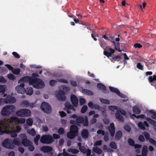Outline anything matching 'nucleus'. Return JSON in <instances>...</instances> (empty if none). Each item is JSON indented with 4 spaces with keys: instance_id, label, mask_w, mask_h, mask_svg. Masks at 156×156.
<instances>
[{
    "instance_id": "obj_1",
    "label": "nucleus",
    "mask_w": 156,
    "mask_h": 156,
    "mask_svg": "<svg viewBox=\"0 0 156 156\" xmlns=\"http://www.w3.org/2000/svg\"><path fill=\"white\" fill-rule=\"evenodd\" d=\"M4 123V126L7 134H10L12 137H15L19 133L21 128L18 125H15V123H10L9 122V119L2 120Z\"/></svg>"
},
{
    "instance_id": "obj_2",
    "label": "nucleus",
    "mask_w": 156,
    "mask_h": 156,
    "mask_svg": "<svg viewBox=\"0 0 156 156\" xmlns=\"http://www.w3.org/2000/svg\"><path fill=\"white\" fill-rule=\"evenodd\" d=\"M29 79H30V77L26 76L19 80L18 83L19 84L15 87V90L18 93L23 94L25 93V89L24 87V83L28 81Z\"/></svg>"
},
{
    "instance_id": "obj_3",
    "label": "nucleus",
    "mask_w": 156,
    "mask_h": 156,
    "mask_svg": "<svg viewBox=\"0 0 156 156\" xmlns=\"http://www.w3.org/2000/svg\"><path fill=\"white\" fill-rule=\"evenodd\" d=\"M59 89V90L55 92V96L58 99L62 101H64L66 98L65 94L69 90V89L63 86L60 87Z\"/></svg>"
},
{
    "instance_id": "obj_4",
    "label": "nucleus",
    "mask_w": 156,
    "mask_h": 156,
    "mask_svg": "<svg viewBox=\"0 0 156 156\" xmlns=\"http://www.w3.org/2000/svg\"><path fill=\"white\" fill-rule=\"evenodd\" d=\"M28 81L30 85L36 88L40 89L44 87V82L40 79H34L30 77Z\"/></svg>"
},
{
    "instance_id": "obj_5",
    "label": "nucleus",
    "mask_w": 156,
    "mask_h": 156,
    "mask_svg": "<svg viewBox=\"0 0 156 156\" xmlns=\"http://www.w3.org/2000/svg\"><path fill=\"white\" fill-rule=\"evenodd\" d=\"M108 108L112 111H114L115 110H117V112L115 113L116 118L119 120V121L123 122L124 119L122 116L119 113H121L123 115H125L126 114V112L120 108L117 109V108L115 106H109L108 107Z\"/></svg>"
},
{
    "instance_id": "obj_6",
    "label": "nucleus",
    "mask_w": 156,
    "mask_h": 156,
    "mask_svg": "<svg viewBox=\"0 0 156 156\" xmlns=\"http://www.w3.org/2000/svg\"><path fill=\"white\" fill-rule=\"evenodd\" d=\"M22 139V144L24 146L28 147V150L32 151L34 150V147L32 143L27 139V137L24 134H21L19 135Z\"/></svg>"
},
{
    "instance_id": "obj_7",
    "label": "nucleus",
    "mask_w": 156,
    "mask_h": 156,
    "mask_svg": "<svg viewBox=\"0 0 156 156\" xmlns=\"http://www.w3.org/2000/svg\"><path fill=\"white\" fill-rule=\"evenodd\" d=\"M16 110V108L12 105H8L2 108L1 115L4 116H8L12 114Z\"/></svg>"
},
{
    "instance_id": "obj_8",
    "label": "nucleus",
    "mask_w": 156,
    "mask_h": 156,
    "mask_svg": "<svg viewBox=\"0 0 156 156\" xmlns=\"http://www.w3.org/2000/svg\"><path fill=\"white\" fill-rule=\"evenodd\" d=\"M78 135V129L77 127L75 126L72 125L70 127V131L67 134L68 138L73 139Z\"/></svg>"
},
{
    "instance_id": "obj_9",
    "label": "nucleus",
    "mask_w": 156,
    "mask_h": 156,
    "mask_svg": "<svg viewBox=\"0 0 156 156\" xmlns=\"http://www.w3.org/2000/svg\"><path fill=\"white\" fill-rule=\"evenodd\" d=\"M17 115L22 117H28L31 116V112L27 109H22L17 110L16 113Z\"/></svg>"
},
{
    "instance_id": "obj_10",
    "label": "nucleus",
    "mask_w": 156,
    "mask_h": 156,
    "mask_svg": "<svg viewBox=\"0 0 156 156\" xmlns=\"http://www.w3.org/2000/svg\"><path fill=\"white\" fill-rule=\"evenodd\" d=\"M2 144L3 147L7 149H12L15 147L12 140L10 139H5L3 141Z\"/></svg>"
},
{
    "instance_id": "obj_11",
    "label": "nucleus",
    "mask_w": 156,
    "mask_h": 156,
    "mask_svg": "<svg viewBox=\"0 0 156 156\" xmlns=\"http://www.w3.org/2000/svg\"><path fill=\"white\" fill-rule=\"evenodd\" d=\"M40 141L42 143L49 144L53 142L54 140L51 136L49 135H45L42 136Z\"/></svg>"
},
{
    "instance_id": "obj_12",
    "label": "nucleus",
    "mask_w": 156,
    "mask_h": 156,
    "mask_svg": "<svg viewBox=\"0 0 156 156\" xmlns=\"http://www.w3.org/2000/svg\"><path fill=\"white\" fill-rule=\"evenodd\" d=\"M9 119V122L10 123H16L23 124L26 121L25 119L23 118L19 119L17 117H12L10 118Z\"/></svg>"
},
{
    "instance_id": "obj_13",
    "label": "nucleus",
    "mask_w": 156,
    "mask_h": 156,
    "mask_svg": "<svg viewBox=\"0 0 156 156\" xmlns=\"http://www.w3.org/2000/svg\"><path fill=\"white\" fill-rule=\"evenodd\" d=\"M41 108L44 112L46 113H49L51 112V107L48 103L45 102H42L41 104Z\"/></svg>"
},
{
    "instance_id": "obj_14",
    "label": "nucleus",
    "mask_w": 156,
    "mask_h": 156,
    "mask_svg": "<svg viewBox=\"0 0 156 156\" xmlns=\"http://www.w3.org/2000/svg\"><path fill=\"white\" fill-rule=\"evenodd\" d=\"M109 88L110 90L112 92L116 93L117 95L121 97L126 98L122 100V101H127L128 99L126 98V96L125 95H124L120 93L119 90L117 88H115L111 86L109 87Z\"/></svg>"
},
{
    "instance_id": "obj_15",
    "label": "nucleus",
    "mask_w": 156,
    "mask_h": 156,
    "mask_svg": "<svg viewBox=\"0 0 156 156\" xmlns=\"http://www.w3.org/2000/svg\"><path fill=\"white\" fill-rule=\"evenodd\" d=\"M5 98V104L13 103L16 101V98L13 97L11 96L10 95H7Z\"/></svg>"
},
{
    "instance_id": "obj_16",
    "label": "nucleus",
    "mask_w": 156,
    "mask_h": 156,
    "mask_svg": "<svg viewBox=\"0 0 156 156\" xmlns=\"http://www.w3.org/2000/svg\"><path fill=\"white\" fill-rule=\"evenodd\" d=\"M106 49L107 50H108L109 52H108L106 50H105L103 53L104 55L109 58V57L111 56L114 53L115 50L109 46L107 47Z\"/></svg>"
},
{
    "instance_id": "obj_17",
    "label": "nucleus",
    "mask_w": 156,
    "mask_h": 156,
    "mask_svg": "<svg viewBox=\"0 0 156 156\" xmlns=\"http://www.w3.org/2000/svg\"><path fill=\"white\" fill-rule=\"evenodd\" d=\"M137 125L139 128L143 130L145 129V127H148L149 126L148 124L146 121L139 122L137 123Z\"/></svg>"
},
{
    "instance_id": "obj_18",
    "label": "nucleus",
    "mask_w": 156,
    "mask_h": 156,
    "mask_svg": "<svg viewBox=\"0 0 156 156\" xmlns=\"http://www.w3.org/2000/svg\"><path fill=\"white\" fill-rule=\"evenodd\" d=\"M81 144L80 143H78V145L79 147L80 150L84 153H87V156H90L91 153V151L90 149H87V150L83 147H80Z\"/></svg>"
},
{
    "instance_id": "obj_19",
    "label": "nucleus",
    "mask_w": 156,
    "mask_h": 156,
    "mask_svg": "<svg viewBox=\"0 0 156 156\" xmlns=\"http://www.w3.org/2000/svg\"><path fill=\"white\" fill-rule=\"evenodd\" d=\"M84 119L81 117H77L76 119V121L71 120L70 121V124H76L79 125V123H82L84 121Z\"/></svg>"
},
{
    "instance_id": "obj_20",
    "label": "nucleus",
    "mask_w": 156,
    "mask_h": 156,
    "mask_svg": "<svg viewBox=\"0 0 156 156\" xmlns=\"http://www.w3.org/2000/svg\"><path fill=\"white\" fill-rule=\"evenodd\" d=\"M71 101L73 105L75 107H76L78 104V100L77 98L74 95H72L71 96Z\"/></svg>"
},
{
    "instance_id": "obj_21",
    "label": "nucleus",
    "mask_w": 156,
    "mask_h": 156,
    "mask_svg": "<svg viewBox=\"0 0 156 156\" xmlns=\"http://www.w3.org/2000/svg\"><path fill=\"white\" fill-rule=\"evenodd\" d=\"M119 37L116 38L115 39V41H112V42L113 43L114 46L115 48V49L118 50L119 51H120L121 50L119 48Z\"/></svg>"
},
{
    "instance_id": "obj_22",
    "label": "nucleus",
    "mask_w": 156,
    "mask_h": 156,
    "mask_svg": "<svg viewBox=\"0 0 156 156\" xmlns=\"http://www.w3.org/2000/svg\"><path fill=\"white\" fill-rule=\"evenodd\" d=\"M146 113L147 116L151 117L154 119L156 118V112L154 110H147L146 111Z\"/></svg>"
},
{
    "instance_id": "obj_23",
    "label": "nucleus",
    "mask_w": 156,
    "mask_h": 156,
    "mask_svg": "<svg viewBox=\"0 0 156 156\" xmlns=\"http://www.w3.org/2000/svg\"><path fill=\"white\" fill-rule=\"evenodd\" d=\"M4 123L2 120L0 121V135L6 133L5 128L4 126Z\"/></svg>"
},
{
    "instance_id": "obj_24",
    "label": "nucleus",
    "mask_w": 156,
    "mask_h": 156,
    "mask_svg": "<svg viewBox=\"0 0 156 156\" xmlns=\"http://www.w3.org/2000/svg\"><path fill=\"white\" fill-rule=\"evenodd\" d=\"M114 124L113 123H111L109 126L108 128V129L110 132V133L112 136L114 135L115 133Z\"/></svg>"
},
{
    "instance_id": "obj_25",
    "label": "nucleus",
    "mask_w": 156,
    "mask_h": 156,
    "mask_svg": "<svg viewBox=\"0 0 156 156\" xmlns=\"http://www.w3.org/2000/svg\"><path fill=\"white\" fill-rule=\"evenodd\" d=\"M40 150L44 152L47 153L51 151L52 150V148L50 147L44 146L41 147L40 148Z\"/></svg>"
},
{
    "instance_id": "obj_26",
    "label": "nucleus",
    "mask_w": 156,
    "mask_h": 156,
    "mask_svg": "<svg viewBox=\"0 0 156 156\" xmlns=\"http://www.w3.org/2000/svg\"><path fill=\"white\" fill-rule=\"evenodd\" d=\"M128 144L130 145L134 146L135 148H140L141 147V145L139 144H134V142L133 140L129 139L128 140Z\"/></svg>"
},
{
    "instance_id": "obj_27",
    "label": "nucleus",
    "mask_w": 156,
    "mask_h": 156,
    "mask_svg": "<svg viewBox=\"0 0 156 156\" xmlns=\"http://www.w3.org/2000/svg\"><path fill=\"white\" fill-rule=\"evenodd\" d=\"M6 89V86L5 85H0V93L2 94L3 97H5L7 96V94L5 93Z\"/></svg>"
},
{
    "instance_id": "obj_28",
    "label": "nucleus",
    "mask_w": 156,
    "mask_h": 156,
    "mask_svg": "<svg viewBox=\"0 0 156 156\" xmlns=\"http://www.w3.org/2000/svg\"><path fill=\"white\" fill-rule=\"evenodd\" d=\"M19 137H20V136ZM20 140H22L20 138H16L13 139L12 142L15 146V145L20 146L21 144H22V141H20Z\"/></svg>"
},
{
    "instance_id": "obj_29",
    "label": "nucleus",
    "mask_w": 156,
    "mask_h": 156,
    "mask_svg": "<svg viewBox=\"0 0 156 156\" xmlns=\"http://www.w3.org/2000/svg\"><path fill=\"white\" fill-rule=\"evenodd\" d=\"M148 152V147L146 145H144L143 147L141 152L142 156H147Z\"/></svg>"
},
{
    "instance_id": "obj_30",
    "label": "nucleus",
    "mask_w": 156,
    "mask_h": 156,
    "mask_svg": "<svg viewBox=\"0 0 156 156\" xmlns=\"http://www.w3.org/2000/svg\"><path fill=\"white\" fill-rule=\"evenodd\" d=\"M141 107L140 106H134L133 108V112L136 114H140L141 112Z\"/></svg>"
},
{
    "instance_id": "obj_31",
    "label": "nucleus",
    "mask_w": 156,
    "mask_h": 156,
    "mask_svg": "<svg viewBox=\"0 0 156 156\" xmlns=\"http://www.w3.org/2000/svg\"><path fill=\"white\" fill-rule=\"evenodd\" d=\"M129 115L130 116V117L131 118H133V117H135L136 118L139 119V118H141V119H144L145 118V116L143 114H141L140 115H136L135 114H131L130 112L129 113Z\"/></svg>"
},
{
    "instance_id": "obj_32",
    "label": "nucleus",
    "mask_w": 156,
    "mask_h": 156,
    "mask_svg": "<svg viewBox=\"0 0 156 156\" xmlns=\"http://www.w3.org/2000/svg\"><path fill=\"white\" fill-rule=\"evenodd\" d=\"M65 107L68 109L67 110V112L69 114L71 113L70 110H74V108L69 103H67L65 105Z\"/></svg>"
},
{
    "instance_id": "obj_33",
    "label": "nucleus",
    "mask_w": 156,
    "mask_h": 156,
    "mask_svg": "<svg viewBox=\"0 0 156 156\" xmlns=\"http://www.w3.org/2000/svg\"><path fill=\"white\" fill-rule=\"evenodd\" d=\"M25 93L27 95H31L33 93L32 88L30 87H28L26 89V90H25Z\"/></svg>"
},
{
    "instance_id": "obj_34",
    "label": "nucleus",
    "mask_w": 156,
    "mask_h": 156,
    "mask_svg": "<svg viewBox=\"0 0 156 156\" xmlns=\"http://www.w3.org/2000/svg\"><path fill=\"white\" fill-rule=\"evenodd\" d=\"M93 151L98 154H101L102 152V150L98 147H95L93 149Z\"/></svg>"
},
{
    "instance_id": "obj_35",
    "label": "nucleus",
    "mask_w": 156,
    "mask_h": 156,
    "mask_svg": "<svg viewBox=\"0 0 156 156\" xmlns=\"http://www.w3.org/2000/svg\"><path fill=\"white\" fill-rule=\"evenodd\" d=\"M82 92L87 95H91L93 94V93L91 91L86 89H83Z\"/></svg>"
},
{
    "instance_id": "obj_36",
    "label": "nucleus",
    "mask_w": 156,
    "mask_h": 156,
    "mask_svg": "<svg viewBox=\"0 0 156 156\" xmlns=\"http://www.w3.org/2000/svg\"><path fill=\"white\" fill-rule=\"evenodd\" d=\"M82 135L83 138H87L88 135V131L86 129L83 130L82 132Z\"/></svg>"
},
{
    "instance_id": "obj_37",
    "label": "nucleus",
    "mask_w": 156,
    "mask_h": 156,
    "mask_svg": "<svg viewBox=\"0 0 156 156\" xmlns=\"http://www.w3.org/2000/svg\"><path fill=\"white\" fill-rule=\"evenodd\" d=\"M146 119L153 126H156V122L154 120H153L150 118L147 117L146 118Z\"/></svg>"
},
{
    "instance_id": "obj_38",
    "label": "nucleus",
    "mask_w": 156,
    "mask_h": 156,
    "mask_svg": "<svg viewBox=\"0 0 156 156\" xmlns=\"http://www.w3.org/2000/svg\"><path fill=\"white\" fill-rule=\"evenodd\" d=\"M122 136V132L120 131H118L116 133L115 139L117 140H119Z\"/></svg>"
},
{
    "instance_id": "obj_39",
    "label": "nucleus",
    "mask_w": 156,
    "mask_h": 156,
    "mask_svg": "<svg viewBox=\"0 0 156 156\" xmlns=\"http://www.w3.org/2000/svg\"><path fill=\"white\" fill-rule=\"evenodd\" d=\"M27 132L29 134L33 136H34L36 133L35 130L33 128L28 129Z\"/></svg>"
},
{
    "instance_id": "obj_40",
    "label": "nucleus",
    "mask_w": 156,
    "mask_h": 156,
    "mask_svg": "<svg viewBox=\"0 0 156 156\" xmlns=\"http://www.w3.org/2000/svg\"><path fill=\"white\" fill-rule=\"evenodd\" d=\"M21 105L23 107H27L29 106V103L27 101H23L21 102Z\"/></svg>"
},
{
    "instance_id": "obj_41",
    "label": "nucleus",
    "mask_w": 156,
    "mask_h": 156,
    "mask_svg": "<svg viewBox=\"0 0 156 156\" xmlns=\"http://www.w3.org/2000/svg\"><path fill=\"white\" fill-rule=\"evenodd\" d=\"M148 80L150 82H156V75L150 76L148 78Z\"/></svg>"
},
{
    "instance_id": "obj_42",
    "label": "nucleus",
    "mask_w": 156,
    "mask_h": 156,
    "mask_svg": "<svg viewBox=\"0 0 156 156\" xmlns=\"http://www.w3.org/2000/svg\"><path fill=\"white\" fill-rule=\"evenodd\" d=\"M100 100L102 103L106 104H110V101L108 100L101 98L100 99Z\"/></svg>"
},
{
    "instance_id": "obj_43",
    "label": "nucleus",
    "mask_w": 156,
    "mask_h": 156,
    "mask_svg": "<svg viewBox=\"0 0 156 156\" xmlns=\"http://www.w3.org/2000/svg\"><path fill=\"white\" fill-rule=\"evenodd\" d=\"M7 77L9 79L11 80H14L16 79L15 76L12 74H9L7 75Z\"/></svg>"
},
{
    "instance_id": "obj_44",
    "label": "nucleus",
    "mask_w": 156,
    "mask_h": 156,
    "mask_svg": "<svg viewBox=\"0 0 156 156\" xmlns=\"http://www.w3.org/2000/svg\"><path fill=\"white\" fill-rule=\"evenodd\" d=\"M40 137V136L39 134H37L36 137L34 138V142L35 143V144L37 145H38V140L39 139Z\"/></svg>"
},
{
    "instance_id": "obj_45",
    "label": "nucleus",
    "mask_w": 156,
    "mask_h": 156,
    "mask_svg": "<svg viewBox=\"0 0 156 156\" xmlns=\"http://www.w3.org/2000/svg\"><path fill=\"white\" fill-rule=\"evenodd\" d=\"M12 72L15 74L18 75L20 73V70L19 68L13 69Z\"/></svg>"
},
{
    "instance_id": "obj_46",
    "label": "nucleus",
    "mask_w": 156,
    "mask_h": 156,
    "mask_svg": "<svg viewBox=\"0 0 156 156\" xmlns=\"http://www.w3.org/2000/svg\"><path fill=\"white\" fill-rule=\"evenodd\" d=\"M26 122L28 125L31 126L33 123V119L31 118H29L27 119Z\"/></svg>"
},
{
    "instance_id": "obj_47",
    "label": "nucleus",
    "mask_w": 156,
    "mask_h": 156,
    "mask_svg": "<svg viewBox=\"0 0 156 156\" xmlns=\"http://www.w3.org/2000/svg\"><path fill=\"white\" fill-rule=\"evenodd\" d=\"M68 151L69 152H71L73 154L77 153L79 152V151L76 149H73L70 148L68 150Z\"/></svg>"
},
{
    "instance_id": "obj_48",
    "label": "nucleus",
    "mask_w": 156,
    "mask_h": 156,
    "mask_svg": "<svg viewBox=\"0 0 156 156\" xmlns=\"http://www.w3.org/2000/svg\"><path fill=\"white\" fill-rule=\"evenodd\" d=\"M97 87L101 89L105 90V87L102 83H98L97 84Z\"/></svg>"
},
{
    "instance_id": "obj_49",
    "label": "nucleus",
    "mask_w": 156,
    "mask_h": 156,
    "mask_svg": "<svg viewBox=\"0 0 156 156\" xmlns=\"http://www.w3.org/2000/svg\"><path fill=\"white\" fill-rule=\"evenodd\" d=\"M5 104V98H0V106H2Z\"/></svg>"
},
{
    "instance_id": "obj_50",
    "label": "nucleus",
    "mask_w": 156,
    "mask_h": 156,
    "mask_svg": "<svg viewBox=\"0 0 156 156\" xmlns=\"http://www.w3.org/2000/svg\"><path fill=\"white\" fill-rule=\"evenodd\" d=\"M143 133L145 137L147 140H149V139L151 138H150V134L148 133L145 132H144Z\"/></svg>"
},
{
    "instance_id": "obj_51",
    "label": "nucleus",
    "mask_w": 156,
    "mask_h": 156,
    "mask_svg": "<svg viewBox=\"0 0 156 156\" xmlns=\"http://www.w3.org/2000/svg\"><path fill=\"white\" fill-rule=\"evenodd\" d=\"M149 141L151 144L156 147V141L154 139L152 138L150 139Z\"/></svg>"
},
{
    "instance_id": "obj_52",
    "label": "nucleus",
    "mask_w": 156,
    "mask_h": 156,
    "mask_svg": "<svg viewBox=\"0 0 156 156\" xmlns=\"http://www.w3.org/2000/svg\"><path fill=\"white\" fill-rule=\"evenodd\" d=\"M109 145L110 147L113 149H116L117 148L116 145L114 142H111L110 143Z\"/></svg>"
},
{
    "instance_id": "obj_53",
    "label": "nucleus",
    "mask_w": 156,
    "mask_h": 156,
    "mask_svg": "<svg viewBox=\"0 0 156 156\" xmlns=\"http://www.w3.org/2000/svg\"><path fill=\"white\" fill-rule=\"evenodd\" d=\"M138 140L141 142H144V141L145 139L143 135H140L139 136Z\"/></svg>"
},
{
    "instance_id": "obj_54",
    "label": "nucleus",
    "mask_w": 156,
    "mask_h": 156,
    "mask_svg": "<svg viewBox=\"0 0 156 156\" xmlns=\"http://www.w3.org/2000/svg\"><path fill=\"white\" fill-rule=\"evenodd\" d=\"M102 141L100 140L99 141H96L95 142L94 144V146H100L101 144Z\"/></svg>"
},
{
    "instance_id": "obj_55",
    "label": "nucleus",
    "mask_w": 156,
    "mask_h": 156,
    "mask_svg": "<svg viewBox=\"0 0 156 156\" xmlns=\"http://www.w3.org/2000/svg\"><path fill=\"white\" fill-rule=\"evenodd\" d=\"M6 82L5 78L2 76H0V83H5Z\"/></svg>"
},
{
    "instance_id": "obj_56",
    "label": "nucleus",
    "mask_w": 156,
    "mask_h": 156,
    "mask_svg": "<svg viewBox=\"0 0 156 156\" xmlns=\"http://www.w3.org/2000/svg\"><path fill=\"white\" fill-rule=\"evenodd\" d=\"M87 109V107L86 105H84L83 107L81 110V112L82 113H84L85 112Z\"/></svg>"
},
{
    "instance_id": "obj_57",
    "label": "nucleus",
    "mask_w": 156,
    "mask_h": 156,
    "mask_svg": "<svg viewBox=\"0 0 156 156\" xmlns=\"http://www.w3.org/2000/svg\"><path fill=\"white\" fill-rule=\"evenodd\" d=\"M64 129L62 128H60L58 130V133L61 134H64Z\"/></svg>"
},
{
    "instance_id": "obj_58",
    "label": "nucleus",
    "mask_w": 156,
    "mask_h": 156,
    "mask_svg": "<svg viewBox=\"0 0 156 156\" xmlns=\"http://www.w3.org/2000/svg\"><path fill=\"white\" fill-rule=\"evenodd\" d=\"M97 133L98 135H105V132L101 129L98 130L97 131Z\"/></svg>"
},
{
    "instance_id": "obj_59",
    "label": "nucleus",
    "mask_w": 156,
    "mask_h": 156,
    "mask_svg": "<svg viewBox=\"0 0 156 156\" xmlns=\"http://www.w3.org/2000/svg\"><path fill=\"white\" fill-rule=\"evenodd\" d=\"M85 120L84 121V125L86 126H87L88 125V121L87 117V116H85Z\"/></svg>"
},
{
    "instance_id": "obj_60",
    "label": "nucleus",
    "mask_w": 156,
    "mask_h": 156,
    "mask_svg": "<svg viewBox=\"0 0 156 156\" xmlns=\"http://www.w3.org/2000/svg\"><path fill=\"white\" fill-rule=\"evenodd\" d=\"M59 115L61 117H64L66 116V114L63 111L59 112Z\"/></svg>"
},
{
    "instance_id": "obj_61",
    "label": "nucleus",
    "mask_w": 156,
    "mask_h": 156,
    "mask_svg": "<svg viewBox=\"0 0 156 156\" xmlns=\"http://www.w3.org/2000/svg\"><path fill=\"white\" fill-rule=\"evenodd\" d=\"M79 101L80 104L81 105H82L86 103V100L83 98H80Z\"/></svg>"
},
{
    "instance_id": "obj_62",
    "label": "nucleus",
    "mask_w": 156,
    "mask_h": 156,
    "mask_svg": "<svg viewBox=\"0 0 156 156\" xmlns=\"http://www.w3.org/2000/svg\"><path fill=\"white\" fill-rule=\"evenodd\" d=\"M88 105L89 108L91 109H93L94 105L91 102H90L88 104Z\"/></svg>"
},
{
    "instance_id": "obj_63",
    "label": "nucleus",
    "mask_w": 156,
    "mask_h": 156,
    "mask_svg": "<svg viewBox=\"0 0 156 156\" xmlns=\"http://www.w3.org/2000/svg\"><path fill=\"white\" fill-rule=\"evenodd\" d=\"M124 128L128 132H129L131 129L130 127L128 125H125L124 126Z\"/></svg>"
},
{
    "instance_id": "obj_64",
    "label": "nucleus",
    "mask_w": 156,
    "mask_h": 156,
    "mask_svg": "<svg viewBox=\"0 0 156 156\" xmlns=\"http://www.w3.org/2000/svg\"><path fill=\"white\" fill-rule=\"evenodd\" d=\"M65 149H63V152L62 153V155L64 156H76L75 155H69V154L65 152Z\"/></svg>"
}]
</instances>
